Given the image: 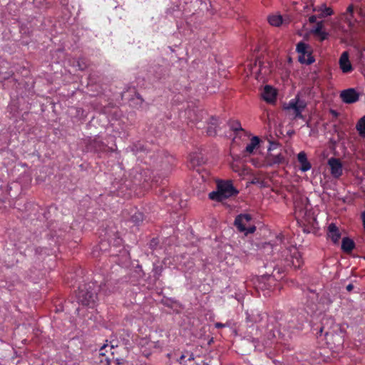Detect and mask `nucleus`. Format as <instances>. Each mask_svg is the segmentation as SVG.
<instances>
[{"label": "nucleus", "mask_w": 365, "mask_h": 365, "mask_svg": "<svg viewBox=\"0 0 365 365\" xmlns=\"http://www.w3.org/2000/svg\"><path fill=\"white\" fill-rule=\"evenodd\" d=\"M106 287V284L98 286L96 282L81 284L76 294L78 302L83 306L93 307L98 298L97 288H98V290L100 292L108 294L107 291L105 289Z\"/></svg>", "instance_id": "obj_1"}, {"label": "nucleus", "mask_w": 365, "mask_h": 365, "mask_svg": "<svg viewBox=\"0 0 365 365\" xmlns=\"http://www.w3.org/2000/svg\"><path fill=\"white\" fill-rule=\"evenodd\" d=\"M238 191L234 187L231 181L220 180L217 183V190L209 194V198L217 202H222L230 197L235 196Z\"/></svg>", "instance_id": "obj_2"}, {"label": "nucleus", "mask_w": 365, "mask_h": 365, "mask_svg": "<svg viewBox=\"0 0 365 365\" xmlns=\"http://www.w3.org/2000/svg\"><path fill=\"white\" fill-rule=\"evenodd\" d=\"M282 259L284 266L293 267L294 269L301 267L303 264L302 256L295 246H289L281 252Z\"/></svg>", "instance_id": "obj_3"}, {"label": "nucleus", "mask_w": 365, "mask_h": 365, "mask_svg": "<svg viewBox=\"0 0 365 365\" xmlns=\"http://www.w3.org/2000/svg\"><path fill=\"white\" fill-rule=\"evenodd\" d=\"M307 107V103L304 101L300 100L299 97L297 96L295 98L291 99L289 103L284 106V110H292V114L294 118L304 119L302 111Z\"/></svg>", "instance_id": "obj_4"}, {"label": "nucleus", "mask_w": 365, "mask_h": 365, "mask_svg": "<svg viewBox=\"0 0 365 365\" xmlns=\"http://www.w3.org/2000/svg\"><path fill=\"white\" fill-rule=\"evenodd\" d=\"M251 220V215L240 214L235 217L234 224L240 232H245L246 234L254 233L256 230V227L255 225H249Z\"/></svg>", "instance_id": "obj_5"}, {"label": "nucleus", "mask_w": 365, "mask_h": 365, "mask_svg": "<svg viewBox=\"0 0 365 365\" xmlns=\"http://www.w3.org/2000/svg\"><path fill=\"white\" fill-rule=\"evenodd\" d=\"M296 50L299 53L298 60L301 63L310 65L314 62V58L309 51V46L307 43L300 41L297 43Z\"/></svg>", "instance_id": "obj_6"}, {"label": "nucleus", "mask_w": 365, "mask_h": 365, "mask_svg": "<svg viewBox=\"0 0 365 365\" xmlns=\"http://www.w3.org/2000/svg\"><path fill=\"white\" fill-rule=\"evenodd\" d=\"M122 243H123V240L114 235V237L111 238V239H108L107 240H102L99 245H98V247L99 248V250L102 252H106L108 250V247H110V250L111 252V255H117L115 253V252H113L112 251V247H119L122 245Z\"/></svg>", "instance_id": "obj_7"}, {"label": "nucleus", "mask_w": 365, "mask_h": 365, "mask_svg": "<svg viewBox=\"0 0 365 365\" xmlns=\"http://www.w3.org/2000/svg\"><path fill=\"white\" fill-rule=\"evenodd\" d=\"M87 148L91 151L98 153H106L110 150L108 145L105 144L99 137H96L95 138L89 140L87 144Z\"/></svg>", "instance_id": "obj_8"}, {"label": "nucleus", "mask_w": 365, "mask_h": 365, "mask_svg": "<svg viewBox=\"0 0 365 365\" xmlns=\"http://www.w3.org/2000/svg\"><path fill=\"white\" fill-rule=\"evenodd\" d=\"M328 165L330 168V173L335 178H339L343 174V165L341 160L336 158H331L328 160Z\"/></svg>", "instance_id": "obj_9"}, {"label": "nucleus", "mask_w": 365, "mask_h": 365, "mask_svg": "<svg viewBox=\"0 0 365 365\" xmlns=\"http://www.w3.org/2000/svg\"><path fill=\"white\" fill-rule=\"evenodd\" d=\"M341 101L347 104H351L359 101V93L354 88L344 90L340 93Z\"/></svg>", "instance_id": "obj_10"}, {"label": "nucleus", "mask_w": 365, "mask_h": 365, "mask_svg": "<svg viewBox=\"0 0 365 365\" xmlns=\"http://www.w3.org/2000/svg\"><path fill=\"white\" fill-rule=\"evenodd\" d=\"M250 70L252 73H255L257 75V78H259L260 75H267L269 73V69L260 59H256L253 63H250Z\"/></svg>", "instance_id": "obj_11"}, {"label": "nucleus", "mask_w": 365, "mask_h": 365, "mask_svg": "<svg viewBox=\"0 0 365 365\" xmlns=\"http://www.w3.org/2000/svg\"><path fill=\"white\" fill-rule=\"evenodd\" d=\"M266 160L269 166L280 165L287 163L285 155L282 153L277 155L270 153L267 155Z\"/></svg>", "instance_id": "obj_12"}, {"label": "nucleus", "mask_w": 365, "mask_h": 365, "mask_svg": "<svg viewBox=\"0 0 365 365\" xmlns=\"http://www.w3.org/2000/svg\"><path fill=\"white\" fill-rule=\"evenodd\" d=\"M339 67L343 73H348L353 71L352 65L349 58V53L344 51L339 58Z\"/></svg>", "instance_id": "obj_13"}, {"label": "nucleus", "mask_w": 365, "mask_h": 365, "mask_svg": "<svg viewBox=\"0 0 365 365\" xmlns=\"http://www.w3.org/2000/svg\"><path fill=\"white\" fill-rule=\"evenodd\" d=\"M327 237L334 244H337L341 237V233L339 227L334 224L331 223L327 227Z\"/></svg>", "instance_id": "obj_14"}, {"label": "nucleus", "mask_w": 365, "mask_h": 365, "mask_svg": "<svg viewBox=\"0 0 365 365\" xmlns=\"http://www.w3.org/2000/svg\"><path fill=\"white\" fill-rule=\"evenodd\" d=\"M262 98L267 103H272L275 102L277 98V92L275 89L270 86H265L262 93Z\"/></svg>", "instance_id": "obj_15"}, {"label": "nucleus", "mask_w": 365, "mask_h": 365, "mask_svg": "<svg viewBox=\"0 0 365 365\" xmlns=\"http://www.w3.org/2000/svg\"><path fill=\"white\" fill-rule=\"evenodd\" d=\"M313 11L318 13V18L322 19L331 16L334 11L331 7L327 6L325 4L313 8Z\"/></svg>", "instance_id": "obj_16"}, {"label": "nucleus", "mask_w": 365, "mask_h": 365, "mask_svg": "<svg viewBox=\"0 0 365 365\" xmlns=\"http://www.w3.org/2000/svg\"><path fill=\"white\" fill-rule=\"evenodd\" d=\"M298 162L300 163V170L303 172H307L311 169V163L307 160V154L302 151L297 155Z\"/></svg>", "instance_id": "obj_17"}, {"label": "nucleus", "mask_w": 365, "mask_h": 365, "mask_svg": "<svg viewBox=\"0 0 365 365\" xmlns=\"http://www.w3.org/2000/svg\"><path fill=\"white\" fill-rule=\"evenodd\" d=\"M324 24L322 21H319L316 24V27L314 28L313 33L314 35L319 37L320 41H323L328 38L329 34L323 31Z\"/></svg>", "instance_id": "obj_18"}, {"label": "nucleus", "mask_w": 365, "mask_h": 365, "mask_svg": "<svg viewBox=\"0 0 365 365\" xmlns=\"http://www.w3.org/2000/svg\"><path fill=\"white\" fill-rule=\"evenodd\" d=\"M355 248V242L349 237H344L341 242V250L345 253H351Z\"/></svg>", "instance_id": "obj_19"}, {"label": "nucleus", "mask_w": 365, "mask_h": 365, "mask_svg": "<svg viewBox=\"0 0 365 365\" xmlns=\"http://www.w3.org/2000/svg\"><path fill=\"white\" fill-rule=\"evenodd\" d=\"M190 166L194 168L204 163V159L200 153H193L189 157Z\"/></svg>", "instance_id": "obj_20"}, {"label": "nucleus", "mask_w": 365, "mask_h": 365, "mask_svg": "<svg viewBox=\"0 0 365 365\" xmlns=\"http://www.w3.org/2000/svg\"><path fill=\"white\" fill-rule=\"evenodd\" d=\"M259 143V139L257 136H254L252 138L250 143L247 145L245 148V152L249 154L253 153L254 150L257 148V146Z\"/></svg>", "instance_id": "obj_21"}, {"label": "nucleus", "mask_w": 365, "mask_h": 365, "mask_svg": "<svg viewBox=\"0 0 365 365\" xmlns=\"http://www.w3.org/2000/svg\"><path fill=\"white\" fill-rule=\"evenodd\" d=\"M356 128L359 135L362 138H365V115L359 120Z\"/></svg>", "instance_id": "obj_22"}, {"label": "nucleus", "mask_w": 365, "mask_h": 365, "mask_svg": "<svg viewBox=\"0 0 365 365\" xmlns=\"http://www.w3.org/2000/svg\"><path fill=\"white\" fill-rule=\"evenodd\" d=\"M115 349V346L113 344H103L99 349V354L101 356H106V353L108 352V349L110 351V355L113 356L114 352L113 349Z\"/></svg>", "instance_id": "obj_23"}, {"label": "nucleus", "mask_w": 365, "mask_h": 365, "mask_svg": "<svg viewBox=\"0 0 365 365\" xmlns=\"http://www.w3.org/2000/svg\"><path fill=\"white\" fill-rule=\"evenodd\" d=\"M268 21L272 26H279L282 23V18L281 16L273 15L268 18Z\"/></svg>", "instance_id": "obj_24"}, {"label": "nucleus", "mask_w": 365, "mask_h": 365, "mask_svg": "<svg viewBox=\"0 0 365 365\" xmlns=\"http://www.w3.org/2000/svg\"><path fill=\"white\" fill-rule=\"evenodd\" d=\"M143 220V214L140 212L135 211L133 215H132L130 217V221L133 222L135 225H138L140 222Z\"/></svg>", "instance_id": "obj_25"}, {"label": "nucleus", "mask_w": 365, "mask_h": 365, "mask_svg": "<svg viewBox=\"0 0 365 365\" xmlns=\"http://www.w3.org/2000/svg\"><path fill=\"white\" fill-rule=\"evenodd\" d=\"M163 269V268L162 266L156 265V264L153 265V275H154V277L155 278V279H158L159 277L161 276Z\"/></svg>", "instance_id": "obj_26"}, {"label": "nucleus", "mask_w": 365, "mask_h": 365, "mask_svg": "<svg viewBox=\"0 0 365 365\" xmlns=\"http://www.w3.org/2000/svg\"><path fill=\"white\" fill-rule=\"evenodd\" d=\"M230 128L235 132L243 131V129H242L241 124L239 121H232V123H230Z\"/></svg>", "instance_id": "obj_27"}, {"label": "nucleus", "mask_w": 365, "mask_h": 365, "mask_svg": "<svg viewBox=\"0 0 365 365\" xmlns=\"http://www.w3.org/2000/svg\"><path fill=\"white\" fill-rule=\"evenodd\" d=\"M232 168L234 172L238 173V174L242 176L247 173V170L245 168H241L238 165H232Z\"/></svg>", "instance_id": "obj_28"}, {"label": "nucleus", "mask_w": 365, "mask_h": 365, "mask_svg": "<svg viewBox=\"0 0 365 365\" xmlns=\"http://www.w3.org/2000/svg\"><path fill=\"white\" fill-rule=\"evenodd\" d=\"M207 133L208 135H210V136L215 135L217 134L216 128H214V126L208 125V127L207 128Z\"/></svg>", "instance_id": "obj_29"}, {"label": "nucleus", "mask_w": 365, "mask_h": 365, "mask_svg": "<svg viewBox=\"0 0 365 365\" xmlns=\"http://www.w3.org/2000/svg\"><path fill=\"white\" fill-rule=\"evenodd\" d=\"M218 124V119L214 116H211L209 119L208 125L214 126V128H217V125Z\"/></svg>", "instance_id": "obj_30"}, {"label": "nucleus", "mask_w": 365, "mask_h": 365, "mask_svg": "<svg viewBox=\"0 0 365 365\" xmlns=\"http://www.w3.org/2000/svg\"><path fill=\"white\" fill-rule=\"evenodd\" d=\"M77 63L79 70L83 71L87 68V64L83 62V59H79Z\"/></svg>", "instance_id": "obj_31"}, {"label": "nucleus", "mask_w": 365, "mask_h": 365, "mask_svg": "<svg viewBox=\"0 0 365 365\" xmlns=\"http://www.w3.org/2000/svg\"><path fill=\"white\" fill-rule=\"evenodd\" d=\"M186 351L182 353L178 358H177V361L179 362L180 365H183V361L185 358H187Z\"/></svg>", "instance_id": "obj_32"}, {"label": "nucleus", "mask_w": 365, "mask_h": 365, "mask_svg": "<svg viewBox=\"0 0 365 365\" xmlns=\"http://www.w3.org/2000/svg\"><path fill=\"white\" fill-rule=\"evenodd\" d=\"M199 114H197L196 118L194 120L195 121H201L202 120V115L206 114V112L204 110H199Z\"/></svg>", "instance_id": "obj_33"}, {"label": "nucleus", "mask_w": 365, "mask_h": 365, "mask_svg": "<svg viewBox=\"0 0 365 365\" xmlns=\"http://www.w3.org/2000/svg\"><path fill=\"white\" fill-rule=\"evenodd\" d=\"M354 7L353 4H350L346 9V14H349L352 18L354 14Z\"/></svg>", "instance_id": "obj_34"}, {"label": "nucleus", "mask_w": 365, "mask_h": 365, "mask_svg": "<svg viewBox=\"0 0 365 365\" xmlns=\"http://www.w3.org/2000/svg\"><path fill=\"white\" fill-rule=\"evenodd\" d=\"M317 18H318V16H317L315 15H312V16H309V23H311V24L316 23Z\"/></svg>", "instance_id": "obj_35"}, {"label": "nucleus", "mask_w": 365, "mask_h": 365, "mask_svg": "<svg viewBox=\"0 0 365 365\" xmlns=\"http://www.w3.org/2000/svg\"><path fill=\"white\" fill-rule=\"evenodd\" d=\"M186 355L187 356V358L188 361L194 360V354L192 353L186 351Z\"/></svg>", "instance_id": "obj_36"}, {"label": "nucleus", "mask_w": 365, "mask_h": 365, "mask_svg": "<svg viewBox=\"0 0 365 365\" xmlns=\"http://www.w3.org/2000/svg\"><path fill=\"white\" fill-rule=\"evenodd\" d=\"M215 327L216 328H218V329H219V328H223V327H227V324H222V323H221V322H216V323L215 324Z\"/></svg>", "instance_id": "obj_37"}, {"label": "nucleus", "mask_w": 365, "mask_h": 365, "mask_svg": "<svg viewBox=\"0 0 365 365\" xmlns=\"http://www.w3.org/2000/svg\"><path fill=\"white\" fill-rule=\"evenodd\" d=\"M34 3L36 5V6H37L38 8L43 7V5L41 4V0H34Z\"/></svg>", "instance_id": "obj_38"}, {"label": "nucleus", "mask_w": 365, "mask_h": 365, "mask_svg": "<svg viewBox=\"0 0 365 365\" xmlns=\"http://www.w3.org/2000/svg\"><path fill=\"white\" fill-rule=\"evenodd\" d=\"M361 220H362L363 227H364L365 226V211L361 212Z\"/></svg>", "instance_id": "obj_39"}, {"label": "nucleus", "mask_w": 365, "mask_h": 365, "mask_svg": "<svg viewBox=\"0 0 365 365\" xmlns=\"http://www.w3.org/2000/svg\"><path fill=\"white\" fill-rule=\"evenodd\" d=\"M354 289V285L352 284H349L347 286H346V290L348 292H351L352 289Z\"/></svg>", "instance_id": "obj_40"}, {"label": "nucleus", "mask_w": 365, "mask_h": 365, "mask_svg": "<svg viewBox=\"0 0 365 365\" xmlns=\"http://www.w3.org/2000/svg\"><path fill=\"white\" fill-rule=\"evenodd\" d=\"M323 331H324V327H322L319 329V331L317 333V336H319V335H320V336H321V335L322 334Z\"/></svg>", "instance_id": "obj_41"}, {"label": "nucleus", "mask_w": 365, "mask_h": 365, "mask_svg": "<svg viewBox=\"0 0 365 365\" xmlns=\"http://www.w3.org/2000/svg\"><path fill=\"white\" fill-rule=\"evenodd\" d=\"M331 113L334 115V116H337L338 115V113L336 110H331Z\"/></svg>", "instance_id": "obj_42"}, {"label": "nucleus", "mask_w": 365, "mask_h": 365, "mask_svg": "<svg viewBox=\"0 0 365 365\" xmlns=\"http://www.w3.org/2000/svg\"><path fill=\"white\" fill-rule=\"evenodd\" d=\"M106 360L108 363H110L111 359H110L109 356H106Z\"/></svg>", "instance_id": "obj_43"}, {"label": "nucleus", "mask_w": 365, "mask_h": 365, "mask_svg": "<svg viewBox=\"0 0 365 365\" xmlns=\"http://www.w3.org/2000/svg\"><path fill=\"white\" fill-rule=\"evenodd\" d=\"M173 354L176 355V354H175V353H174V354H168V358H171V356H173Z\"/></svg>", "instance_id": "obj_44"}, {"label": "nucleus", "mask_w": 365, "mask_h": 365, "mask_svg": "<svg viewBox=\"0 0 365 365\" xmlns=\"http://www.w3.org/2000/svg\"><path fill=\"white\" fill-rule=\"evenodd\" d=\"M277 143H275V144H272V146H273V148H274V146H277Z\"/></svg>", "instance_id": "obj_45"}]
</instances>
